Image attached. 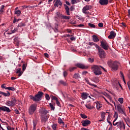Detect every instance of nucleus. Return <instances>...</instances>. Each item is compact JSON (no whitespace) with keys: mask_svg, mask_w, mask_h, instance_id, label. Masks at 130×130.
<instances>
[{"mask_svg":"<svg viewBox=\"0 0 130 130\" xmlns=\"http://www.w3.org/2000/svg\"><path fill=\"white\" fill-rule=\"evenodd\" d=\"M18 31V28H14V30H12V32H8V35H11V34H13V33H16Z\"/></svg>","mask_w":130,"mask_h":130,"instance_id":"35","label":"nucleus"},{"mask_svg":"<svg viewBox=\"0 0 130 130\" xmlns=\"http://www.w3.org/2000/svg\"><path fill=\"white\" fill-rule=\"evenodd\" d=\"M16 103H17V100H16L15 97H13L11 99V101H7L6 103V105H7V106L13 107V106H15V105H16Z\"/></svg>","mask_w":130,"mask_h":130,"instance_id":"7","label":"nucleus"},{"mask_svg":"<svg viewBox=\"0 0 130 130\" xmlns=\"http://www.w3.org/2000/svg\"><path fill=\"white\" fill-rule=\"evenodd\" d=\"M126 123L127 124V125H128V124H127V122H130V119L129 118L127 117V118H124Z\"/></svg>","mask_w":130,"mask_h":130,"instance_id":"43","label":"nucleus"},{"mask_svg":"<svg viewBox=\"0 0 130 130\" xmlns=\"http://www.w3.org/2000/svg\"><path fill=\"white\" fill-rule=\"evenodd\" d=\"M81 130H90L88 128H84V127H82L81 128Z\"/></svg>","mask_w":130,"mask_h":130,"instance_id":"64","label":"nucleus"},{"mask_svg":"<svg viewBox=\"0 0 130 130\" xmlns=\"http://www.w3.org/2000/svg\"><path fill=\"white\" fill-rule=\"evenodd\" d=\"M54 30L55 33H57V32H58V29H57V27H56V26L55 27V29H54Z\"/></svg>","mask_w":130,"mask_h":130,"instance_id":"61","label":"nucleus"},{"mask_svg":"<svg viewBox=\"0 0 130 130\" xmlns=\"http://www.w3.org/2000/svg\"><path fill=\"white\" fill-rule=\"evenodd\" d=\"M56 126H57L56 124H53V125H52V127L54 130H56Z\"/></svg>","mask_w":130,"mask_h":130,"instance_id":"51","label":"nucleus"},{"mask_svg":"<svg viewBox=\"0 0 130 130\" xmlns=\"http://www.w3.org/2000/svg\"><path fill=\"white\" fill-rule=\"evenodd\" d=\"M56 16H55V18H60L61 19V18H62V14H60V12H56Z\"/></svg>","mask_w":130,"mask_h":130,"instance_id":"28","label":"nucleus"},{"mask_svg":"<svg viewBox=\"0 0 130 130\" xmlns=\"http://www.w3.org/2000/svg\"><path fill=\"white\" fill-rule=\"evenodd\" d=\"M98 50L99 51V55L100 58H105L106 56V52L100 46H97Z\"/></svg>","mask_w":130,"mask_h":130,"instance_id":"6","label":"nucleus"},{"mask_svg":"<svg viewBox=\"0 0 130 130\" xmlns=\"http://www.w3.org/2000/svg\"><path fill=\"white\" fill-rule=\"evenodd\" d=\"M33 123V128H36V125H37L38 121L36 120H34L32 121Z\"/></svg>","mask_w":130,"mask_h":130,"instance_id":"33","label":"nucleus"},{"mask_svg":"<svg viewBox=\"0 0 130 130\" xmlns=\"http://www.w3.org/2000/svg\"><path fill=\"white\" fill-rule=\"evenodd\" d=\"M21 68H19L17 69L16 70V74H18V77H21L22 76V75L23 74V72H22V71H21Z\"/></svg>","mask_w":130,"mask_h":130,"instance_id":"24","label":"nucleus"},{"mask_svg":"<svg viewBox=\"0 0 130 130\" xmlns=\"http://www.w3.org/2000/svg\"><path fill=\"white\" fill-rule=\"evenodd\" d=\"M70 10V11H71V12H73V11H74L75 10V6H71Z\"/></svg>","mask_w":130,"mask_h":130,"instance_id":"55","label":"nucleus"},{"mask_svg":"<svg viewBox=\"0 0 130 130\" xmlns=\"http://www.w3.org/2000/svg\"><path fill=\"white\" fill-rule=\"evenodd\" d=\"M15 112L16 114H20V112H19V110L18 109L15 110Z\"/></svg>","mask_w":130,"mask_h":130,"instance_id":"59","label":"nucleus"},{"mask_svg":"<svg viewBox=\"0 0 130 130\" xmlns=\"http://www.w3.org/2000/svg\"><path fill=\"white\" fill-rule=\"evenodd\" d=\"M49 106H50V107L51 110L53 111L55 109V107H54V106H53V105L52 104L50 103Z\"/></svg>","mask_w":130,"mask_h":130,"instance_id":"40","label":"nucleus"},{"mask_svg":"<svg viewBox=\"0 0 130 130\" xmlns=\"http://www.w3.org/2000/svg\"><path fill=\"white\" fill-rule=\"evenodd\" d=\"M2 111H4V112H7V113H10L11 111V109H10V108L7 106H2Z\"/></svg>","mask_w":130,"mask_h":130,"instance_id":"15","label":"nucleus"},{"mask_svg":"<svg viewBox=\"0 0 130 130\" xmlns=\"http://www.w3.org/2000/svg\"><path fill=\"white\" fill-rule=\"evenodd\" d=\"M101 46L103 48V49H105V50H108L109 49V45H108V43L105 40H102L101 42Z\"/></svg>","mask_w":130,"mask_h":130,"instance_id":"8","label":"nucleus"},{"mask_svg":"<svg viewBox=\"0 0 130 130\" xmlns=\"http://www.w3.org/2000/svg\"><path fill=\"white\" fill-rule=\"evenodd\" d=\"M116 107L119 113H121V114H123L125 116H126V114L125 113V110L124 109H122V106H121L120 104H117L116 105Z\"/></svg>","mask_w":130,"mask_h":130,"instance_id":"9","label":"nucleus"},{"mask_svg":"<svg viewBox=\"0 0 130 130\" xmlns=\"http://www.w3.org/2000/svg\"><path fill=\"white\" fill-rule=\"evenodd\" d=\"M128 17L130 18V9L128 10Z\"/></svg>","mask_w":130,"mask_h":130,"instance_id":"63","label":"nucleus"},{"mask_svg":"<svg viewBox=\"0 0 130 130\" xmlns=\"http://www.w3.org/2000/svg\"><path fill=\"white\" fill-rule=\"evenodd\" d=\"M81 123L83 126H88L89 124H91V121L86 119L81 121Z\"/></svg>","mask_w":130,"mask_h":130,"instance_id":"10","label":"nucleus"},{"mask_svg":"<svg viewBox=\"0 0 130 130\" xmlns=\"http://www.w3.org/2000/svg\"><path fill=\"white\" fill-rule=\"evenodd\" d=\"M105 114L106 113L104 112H102L101 114V118L103 119V120H105Z\"/></svg>","mask_w":130,"mask_h":130,"instance_id":"37","label":"nucleus"},{"mask_svg":"<svg viewBox=\"0 0 130 130\" xmlns=\"http://www.w3.org/2000/svg\"><path fill=\"white\" fill-rule=\"evenodd\" d=\"M4 9H5V6L4 5H2L1 7V9L0 10V13H4Z\"/></svg>","mask_w":130,"mask_h":130,"instance_id":"49","label":"nucleus"},{"mask_svg":"<svg viewBox=\"0 0 130 130\" xmlns=\"http://www.w3.org/2000/svg\"><path fill=\"white\" fill-rule=\"evenodd\" d=\"M85 106L86 107V108H88V109H93V107L91 106V104H89L88 105H85Z\"/></svg>","mask_w":130,"mask_h":130,"instance_id":"36","label":"nucleus"},{"mask_svg":"<svg viewBox=\"0 0 130 130\" xmlns=\"http://www.w3.org/2000/svg\"><path fill=\"white\" fill-rule=\"evenodd\" d=\"M26 68H27V64L26 63L23 64L22 71H25V70H26Z\"/></svg>","mask_w":130,"mask_h":130,"instance_id":"50","label":"nucleus"},{"mask_svg":"<svg viewBox=\"0 0 130 130\" xmlns=\"http://www.w3.org/2000/svg\"><path fill=\"white\" fill-rule=\"evenodd\" d=\"M61 19H62L63 20H70V19H71V16H67L63 15Z\"/></svg>","mask_w":130,"mask_h":130,"instance_id":"29","label":"nucleus"},{"mask_svg":"<svg viewBox=\"0 0 130 130\" xmlns=\"http://www.w3.org/2000/svg\"><path fill=\"white\" fill-rule=\"evenodd\" d=\"M86 83H87V84H88V85H90V86H93V87H97V85H96L94 84L91 83V82H90L88 80L86 81Z\"/></svg>","mask_w":130,"mask_h":130,"instance_id":"38","label":"nucleus"},{"mask_svg":"<svg viewBox=\"0 0 130 130\" xmlns=\"http://www.w3.org/2000/svg\"><path fill=\"white\" fill-rule=\"evenodd\" d=\"M50 98H51V99H52V100H55L56 101L58 100L57 98H56V96H54L52 95H50Z\"/></svg>","mask_w":130,"mask_h":130,"instance_id":"45","label":"nucleus"},{"mask_svg":"<svg viewBox=\"0 0 130 130\" xmlns=\"http://www.w3.org/2000/svg\"><path fill=\"white\" fill-rule=\"evenodd\" d=\"M45 98L46 100L49 101V100L50 99V96H49V95L47 93L45 94Z\"/></svg>","mask_w":130,"mask_h":130,"instance_id":"48","label":"nucleus"},{"mask_svg":"<svg viewBox=\"0 0 130 130\" xmlns=\"http://www.w3.org/2000/svg\"><path fill=\"white\" fill-rule=\"evenodd\" d=\"M36 110H37V104H31L28 108L29 115H32Z\"/></svg>","mask_w":130,"mask_h":130,"instance_id":"5","label":"nucleus"},{"mask_svg":"<svg viewBox=\"0 0 130 130\" xmlns=\"http://www.w3.org/2000/svg\"><path fill=\"white\" fill-rule=\"evenodd\" d=\"M109 1L108 0H100L99 4L101 6H106L108 5Z\"/></svg>","mask_w":130,"mask_h":130,"instance_id":"16","label":"nucleus"},{"mask_svg":"<svg viewBox=\"0 0 130 130\" xmlns=\"http://www.w3.org/2000/svg\"><path fill=\"white\" fill-rule=\"evenodd\" d=\"M54 1L55 2L54 7H57V8H58V6H62V3L60 2V0H54Z\"/></svg>","mask_w":130,"mask_h":130,"instance_id":"20","label":"nucleus"},{"mask_svg":"<svg viewBox=\"0 0 130 130\" xmlns=\"http://www.w3.org/2000/svg\"><path fill=\"white\" fill-rule=\"evenodd\" d=\"M91 6H86L83 7L82 9V12L84 14H87L86 11H89V10H91Z\"/></svg>","mask_w":130,"mask_h":130,"instance_id":"17","label":"nucleus"},{"mask_svg":"<svg viewBox=\"0 0 130 130\" xmlns=\"http://www.w3.org/2000/svg\"><path fill=\"white\" fill-rule=\"evenodd\" d=\"M113 116L115 118V119L113 121V125L114 126H116L117 125V127L121 129H125V124H124L123 121H119L118 122L114 123L116 120H117V118H118V113L115 112Z\"/></svg>","mask_w":130,"mask_h":130,"instance_id":"1","label":"nucleus"},{"mask_svg":"<svg viewBox=\"0 0 130 130\" xmlns=\"http://www.w3.org/2000/svg\"><path fill=\"white\" fill-rule=\"evenodd\" d=\"M76 67L79 68V69H82L83 70H87V69H88V66H85L84 64L81 63H77Z\"/></svg>","mask_w":130,"mask_h":130,"instance_id":"14","label":"nucleus"},{"mask_svg":"<svg viewBox=\"0 0 130 130\" xmlns=\"http://www.w3.org/2000/svg\"><path fill=\"white\" fill-rule=\"evenodd\" d=\"M100 67H101V66L93 65L91 67L92 71L96 76H100V75H102V72L101 71Z\"/></svg>","mask_w":130,"mask_h":130,"instance_id":"4","label":"nucleus"},{"mask_svg":"<svg viewBox=\"0 0 130 130\" xmlns=\"http://www.w3.org/2000/svg\"><path fill=\"white\" fill-rule=\"evenodd\" d=\"M5 90H9V91H15V89L14 87H8L5 88Z\"/></svg>","mask_w":130,"mask_h":130,"instance_id":"31","label":"nucleus"},{"mask_svg":"<svg viewBox=\"0 0 130 130\" xmlns=\"http://www.w3.org/2000/svg\"><path fill=\"white\" fill-rule=\"evenodd\" d=\"M59 83L61 84V85H63V86H68V83L63 80H60Z\"/></svg>","mask_w":130,"mask_h":130,"instance_id":"32","label":"nucleus"},{"mask_svg":"<svg viewBox=\"0 0 130 130\" xmlns=\"http://www.w3.org/2000/svg\"><path fill=\"white\" fill-rule=\"evenodd\" d=\"M25 26L26 23L25 22H21L18 24L17 27L19 28L20 27V28H22V27H25Z\"/></svg>","mask_w":130,"mask_h":130,"instance_id":"26","label":"nucleus"},{"mask_svg":"<svg viewBox=\"0 0 130 130\" xmlns=\"http://www.w3.org/2000/svg\"><path fill=\"white\" fill-rule=\"evenodd\" d=\"M88 26L91 27V28H96V26L94 24H92L91 23H88Z\"/></svg>","mask_w":130,"mask_h":130,"instance_id":"42","label":"nucleus"},{"mask_svg":"<svg viewBox=\"0 0 130 130\" xmlns=\"http://www.w3.org/2000/svg\"><path fill=\"white\" fill-rule=\"evenodd\" d=\"M39 113H41V115H46L48 113V111L44 108H42L39 110Z\"/></svg>","mask_w":130,"mask_h":130,"instance_id":"18","label":"nucleus"},{"mask_svg":"<svg viewBox=\"0 0 130 130\" xmlns=\"http://www.w3.org/2000/svg\"><path fill=\"white\" fill-rule=\"evenodd\" d=\"M98 26L99 27H103V23L102 22L99 23Z\"/></svg>","mask_w":130,"mask_h":130,"instance_id":"57","label":"nucleus"},{"mask_svg":"<svg viewBox=\"0 0 130 130\" xmlns=\"http://www.w3.org/2000/svg\"><path fill=\"white\" fill-rule=\"evenodd\" d=\"M73 78L74 79H79V78H81V77H80V74H78V73H75L74 75H73Z\"/></svg>","mask_w":130,"mask_h":130,"instance_id":"30","label":"nucleus"},{"mask_svg":"<svg viewBox=\"0 0 130 130\" xmlns=\"http://www.w3.org/2000/svg\"><path fill=\"white\" fill-rule=\"evenodd\" d=\"M116 36V33L114 30L111 31L110 32V35L108 36L109 39H114Z\"/></svg>","mask_w":130,"mask_h":130,"instance_id":"12","label":"nucleus"},{"mask_svg":"<svg viewBox=\"0 0 130 130\" xmlns=\"http://www.w3.org/2000/svg\"><path fill=\"white\" fill-rule=\"evenodd\" d=\"M77 69V67H71L69 68L70 72H74L75 70Z\"/></svg>","mask_w":130,"mask_h":130,"instance_id":"44","label":"nucleus"},{"mask_svg":"<svg viewBox=\"0 0 130 130\" xmlns=\"http://www.w3.org/2000/svg\"><path fill=\"white\" fill-rule=\"evenodd\" d=\"M41 122H44V123H45L48 119V116H47V115H41Z\"/></svg>","mask_w":130,"mask_h":130,"instance_id":"11","label":"nucleus"},{"mask_svg":"<svg viewBox=\"0 0 130 130\" xmlns=\"http://www.w3.org/2000/svg\"><path fill=\"white\" fill-rule=\"evenodd\" d=\"M14 43L16 45V46H19L20 45V41H19L18 37H16L14 39Z\"/></svg>","mask_w":130,"mask_h":130,"instance_id":"22","label":"nucleus"},{"mask_svg":"<svg viewBox=\"0 0 130 130\" xmlns=\"http://www.w3.org/2000/svg\"><path fill=\"white\" fill-rule=\"evenodd\" d=\"M7 128L8 130H15V128L11 127L10 126H8Z\"/></svg>","mask_w":130,"mask_h":130,"instance_id":"53","label":"nucleus"},{"mask_svg":"<svg viewBox=\"0 0 130 130\" xmlns=\"http://www.w3.org/2000/svg\"><path fill=\"white\" fill-rule=\"evenodd\" d=\"M43 92L42 91H39L35 96L29 95V98L35 102H37L38 101H41V98H42V96H43Z\"/></svg>","mask_w":130,"mask_h":130,"instance_id":"3","label":"nucleus"},{"mask_svg":"<svg viewBox=\"0 0 130 130\" xmlns=\"http://www.w3.org/2000/svg\"><path fill=\"white\" fill-rule=\"evenodd\" d=\"M7 93H6L0 91V98H2V96L3 95L5 97H10L11 93L10 92H9V91H7Z\"/></svg>","mask_w":130,"mask_h":130,"instance_id":"13","label":"nucleus"},{"mask_svg":"<svg viewBox=\"0 0 130 130\" xmlns=\"http://www.w3.org/2000/svg\"><path fill=\"white\" fill-rule=\"evenodd\" d=\"M64 7L66 11V13L67 16H70L71 14H70V8L66 4H64Z\"/></svg>","mask_w":130,"mask_h":130,"instance_id":"19","label":"nucleus"},{"mask_svg":"<svg viewBox=\"0 0 130 130\" xmlns=\"http://www.w3.org/2000/svg\"><path fill=\"white\" fill-rule=\"evenodd\" d=\"M88 60L89 62H94V58H88Z\"/></svg>","mask_w":130,"mask_h":130,"instance_id":"52","label":"nucleus"},{"mask_svg":"<svg viewBox=\"0 0 130 130\" xmlns=\"http://www.w3.org/2000/svg\"><path fill=\"white\" fill-rule=\"evenodd\" d=\"M118 101L120 103V104H122L123 103V98H120L118 99Z\"/></svg>","mask_w":130,"mask_h":130,"instance_id":"41","label":"nucleus"},{"mask_svg":"<svg viewBox=\"0 0 130 130\" xmlns=\"http://www.w3.org/2000/svg\"><path fill=\"white\" fill-rule=\"evenodd\" d=\"M120 77L122 78L123 81L125 83V80H124V76L123 75V73H122V72L121 71L120 72Z\"/></svg>","mask_w":130,"mask_h":130,"instance_id":"39","label":"nucleus"},{"mask_svg":"<svg viewBox=\"0 0 130 130\" xmlns=\"http://www.w3.org/2000/svg\"><path fill=\"white\" fill-rule=\"evenodd\" d=\"M71 3L72 5H75V4H77V0H71Z\"/></svg>","mask_w":130,"mask_h":130,"instance_id":"56","label":"nucleus"},{"mask_svg":"<svg viewBox=\"0 0 130 130\" xmlns=\"http://www.w3.org/2000/svg\"><path fill=\"white\" fill-rule=\"evenodd\" d=\"M108 65L113 71H116L118 70L119 66H120V63L117 61H113L112 60H109L107 62Z\"/></svg>","mask_w":130,"mask_h":130,"instance_id":"2","label":"nucleus"},{"mask_svg":"<svg viewBox=\"0 0 130 130\" xmlns=\"http://www.w3.org/2000/svg\"><path fill=\"white\" fill-rule=\"evenodd\" d=\"M88 95H89V94H88L86 92H82L81 94L82 99L83 100H85L87 99V98H88Z\"/></svg>","mask_w":130,"mask_h":130,"instance_id":"21","label":"nucleus"},{"mask_svg":"<svg viewBox=\"0 0 130 130\" xmlns=\"http://www.w3.org/2000/svg\"><path fill=\"white\" fill-rule=\"evenodd\" d=\"M63 77H64V78H66V77H67V76H68V72L67 71H64L63 73Z\"/></svg>","mask_w":130,"mask_h":130,"instance_id":"54","label":"nucleus"},{"mask_svg":"<svg viewBox=\"0 0 130 130\" xmlns=\"http://www.w3.org/2000/svg\"><path fill=\"white\" fill-rule=\"evenodd\" d=\"M119 85H120V83H119V82H118L117 81H116V82H114V83H113V86L117 90L118 89V87H119Z\"/></svg>","mask_w":130,"mask_h":130,"instance_id":"23","label":"nucleus"},{"mask_svg":"<svg viewBox=\"0 0 130 130\" xmlns=\"http://www.w3.org/2000/svg\"><path fill=\"white\" fill-rule=\"evenodd\" d=\"M5 86H6L5 84H2L1 85V88H2V89H6V88H7V87H6Z\"/></svg>","mask_w":130,"mask_h":130,"instance_id":"60","label":"nucleus"},{"mask_svg":"<svg viewBox=\"0 0 130 130\" xmlns=\"http://www.w3.org/2000/svg\"><path fill=\"white\" fill-rule=\"evenodd\" d=\"M70 40H71V41H74V40H76V38L72 36V37L70 38Z\"/></svg>","mask_w":130,"mask_h":130,"instance_id":"58","label":"nucleus"},{"mask_svg":"<svg viewBox=\"0 0 130 130\" xmlns=\"http://www.w3.org/2000/svg\"><path fill=\"white\" fill-rule=\"evenodd\" d=\"M92 40L93 42H98L99 41V39H98V37L96 35H93L92 36Z\"/></svg>","mask_w":130,"mask_h":130,"instance_id":"25","label":"nucleus"},{"mask_svg":"<svg viewBox=\"0 0 130 130\" xmlns=\"http://www.w3.org/2000/svg\"><path fill=\"white\" fill-rule=\"evenodd\" d=\"M75 27H84V25L83 24H79L78 25H75Z\"/></svg>","mask_w":130,"mask_h":130,"instance_id":"62","label":"nucleus"},{"mask_svg":"<svg viewBox=\"0 0 130 130\" xmlns=\"http://www.w3.org/2000/svg\"><path fill=\"white\" fill-rule=\"evenodd\" d=\"M80 116L81 117H82V118H83L84 119L87 118V116L84 114H80Z\"/></svg>","mask_w":130,"mask_h":130,"instance_id":"47","label":"nucleus"},{"mask_svg":"<svg viewBox=\"0 0 130 130\" xmlns=\"http://www.w3.org/2000/svg\"><path fill=\"white\" fill-rule=\"evenodd\" d=\"M88 45H90V46H93V45L95 46V48H96L98 49V46H99V45L95 44L93 42H89L88 43Z\"/></svg>","mask_w":130,"mask_h":130,"instance_id":"27","label":"nucleus"},{"mask_svg":"<svg viewBox=\"0 0 130 130\" xmlns=\"http://www.w3.org/2000/svg\"><path fill=\"white\" fill-rule=\"evenodd\" d=\"M15 14L17 15V17H19L21 15V11L20 10H17L15 12Z\"/></svg>","mask_w":130,"mask_h":130,"instance_id":"34","label":"nucleus"},{"mask_svg":"<svg viewBox=\"0 0 130 130\" xmlns=\"http://www.w3.org/2000/svg\"><path fill=\"white\" fill-rule=\"evenodd\" d=\"M58 123H62L63 125H64V122L62 121V119H61V118H58Z\"/></svg>","mask_w":130,"mask_h":130,"instance_id":"46","label":"nucleus"}]
</instances>
